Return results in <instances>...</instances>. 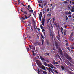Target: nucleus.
I'll return each mask as SVG.
<instances>
[{
  "label": "nucleus",
  "mask_w": 74,
  "mask_h": 74,
  "mask_svg": "<svg viewBox=\"0 0 74 74\" xmlns=\"http://www.w3.org/2000/svg\"><path fill=\"white\" fill-rule=\"evenodd\" d=\"M56 47V49H57L58 50H60L59 52L61 55H63V51H62V50H61V48L59 47V46H57Z\"/></svg>",
  "instance_id": "1"
},
{
  "label": "nucleus",
  "mask_w": 74,
  "mask_h": 74,
  "mask_svg": "<svg viewBox=\"0 0 74 74\" xmlns=\"http://www.w3.org/2000/svg\"><path fill=\"white\" fill-rule=\"evenodd\" d=\"M58 32V33L59 35L58 36L57 35L56 36L57 39L60 42H61V40H60V35H59V29H57Z\"/></svg>",
  "instance_id": "2"
},
{
  "label": "nucleus",
  "mask_w": 74,
  "mask_h": 74,
  "mask_svg": "<svg viewBox=\"0 0 74 74\" xmlns=\"http://www.w3.org/2000/svg\"><path fill=\"white\" fill-rule=\"evenodd\" d=\"M40 62V61L38 60H36V63H37L38 66H41L42 65V63L41 62Z\"/></svg>",
  "instance_id": "3"
},
{
  "label": "nucleus",
  "mask_w": 74,
  "mask_h": 74,
  "mask_svg": "<svg viewBox=\"0 0 74 74\" xmlns=\"http://www.w3.org/2000/svg\"><path fill=\"white\" fill-rule=\"evenodd\" d=\"M22 9H23V8H21V11L23 12V13H24V14H25V15H27V12L26 11H23L22 10Z\"/></svg>",
  "instance_id": "4"
},
{
  "label": "nucleus",
  "mask_w": 74,
  "mask_h": 74,
  "mask_svg": "<svg viewBox=\"0 0 74 74\" xmlns=\"http://www.w3.org/2000/svg\"><path fill=\"white\" fill-rule=\"evenodd\" d=\"M39 68H41V69H43V70H46V69H45V67L44 66V65H42V67L39 66Z\"/></svg>",
  "instance_id": "5"
},
{
  "label": "nucleus",
  "mask_w": 74,
  "mask_h": 74,
  "mask_svg": "<svg viewBox=\"0 0 74 74\" xmlns=\"http://www.w3.org/2000/svg\"><path fill=\"white\" fill-rule=\"evenodd\" d=\"M45 20L44 19H43L42 20V24L43 26H44V22H45Z\"/></svg>",
  "instance_id": "6"
},
{
  "label": "nucleus",
  "mask_w": 74,
  "mask_h": 74,
  "mask_svg": "<svg viewBox=\"0 0 74 74\" xmlns=\"http://www.w3.org/2000/svg\"><path fill=\"white\" fill-rule=\"evenodd\" d=\"M40 59H41L42 61H44L45 59H44V58H43L42 57V56H40Z\"/></svg>",
  "instance_id": "7"
},
{
  "label": "nucleus",
  "mask_w": 74,
  "mask_h": 74,
  "mask_svg": "<svg viewBox=\"0 0 74 74\" xmlns=\"http://www.w3.org/2000/svg\"><path fill=\"white\" fill-rule=\"evenodd\" d=\"M33 25H34V29H35V28H36V29H37V26L36 25V23H34L33 24Z\"/></svg>",
  "instance_id": "8"
},
{
  "label": "nucleus",
  "mask_w": 74,
  "mask_h": 74,
  "mask_svg": "<svg viewBox=\"0 0 74 74\" xmlns=\"http://www.w3.org/2000/svg\"><path fill=\"white\" fill-rule=\"evenodd\" d=\"M72 9L71 10V12H74V6L73 5L72 6Z\"/></svg>",
  "instance_id": "9"
},
{
  "label": "nucleus",
  "mask_w": 74,
  "mask_h": 74,
  "mask_svg": "<svg viewBox=\"0 0 74 74\" xmlns=\"http://www.w3.org/2000/svg\"><path fill=\"white\" fill-rule=\"evenodd\" d=\"M46 68L47 69V70H48V71H51V69L50 67L49 68L46 67Z\"/></svg>",
  "instance_id": "10"
},
{
  "label": "nucleus",
  "mask_w": 74,
  "mask_h": 74,
  "mask_svg": "<svg viewBox=\"0 0 74 74\" xmlns=\"http://www.w3.org/2000/svg\"><path fill=\"white\" fill-rule=\"evenodd\" d=\"M32 48L33 49V51H35L36 50V47H35V46H32Z\"/></svg>",
  "instance_id": "11"
},
{
  "label": "nucleus",
  "mask_w": 74,
  "mask_h": 74,
  "mask_svg": "<svg viewBox=\"0 0 74 74\" xmlns=\"http://www.w3.org/2000/svg\"><path fill=\"white\" fill-rule=\"evenodd\" d=\"M29 16H28V18H30V16H32V13H29V14H28Z\"/></svg>",
  "instance_id": "12"
},
{
  "label": "nucleus",
  "mask_w": 74,
  "mask_h": 74,
  "mask_svg": "<svg viewBox=\"0 0 74 74\" xmlns=\"http://www.w3.org/2000/svg\"><path fill=\"white\" fill-rule=\"evenodd\" d=\"M61 68L62 69V70H65V68H64V66H63V65L61 66Z\"/></svg>",
  "instance_id": "13"
},
{
  "label": "nucleus",
  "mask_w": 74,
  "mask_h": 74,
  "mask_svg": "<svg viewBox=\"0 0 74 74\" xmlns=\"http://www.w3.org/2000/svg\"><path fill=\"white\" fill-rule=\"evenodd\" d=\"M73 34H74V33L73 32L71 33L70 35V37L71 38L73 36Z\"/></svg>",
  "instance_id": "14"
},
{
  "label": "nucleus",
  "mask_w": 74,
  "mask_h": 74,
  "mask_svg": "<svg viewBox=\"0 0 74 74\" xmlns=\"http://www.w3.org/2000/svg\"><path fill=\"white\" fill-rule=\"evenodd\" d=\"M42 13L41 12H40V14L39 13V16H40L42 17Z\"/></svg>",
  "instance_id": "15"
},
{
  "label": "nucleus",
  "mask_w": 74,
  "mask_h": 74,
  "mask_svg": "<svg viewBox=\"0 0 74 74\" xmlns=\"http://www.w3.org/2000/svg\"><path fill=\"white\" fill-rule=\"evenodd\" d=\"M27 9L28 11H29L30 12H32V13H33V10L31 9V10H30V9H29V8H28Z\"/></svg>",
  "instance_id": "16"
},
{
  "label": "nucleus",
  "mask_w": 74,
  "mask_h": 74,
  "mask_svg": "<svg viewBox=\"0 0 74 74\" xmlns=\"http://www.w3.org/2000/svg\"><path fill=\"white\" fill-rule=\"evenodd\" d=\"M35 55H36V56H36V58H38V59H40V57H39V56L37 54H36V53Z\"/></svg>",
  "instance_id": "17"
},
{
  "label": "nucleus",
  "mask_w": 74,
  "mask_h": 74,
  "mask_svg": "<svg viewBox=\"0 0 74 74\" xmlns=\"http://www.w3.org/2000/svg\"><path fill=\"white\" fill-rule=\"evenodd\" d=\"M38 2L39 4H41L42 3V1H41L40 2V1H39V0H38Z\"/></svg>",
  "instance_id": "18"
},
{
  "label": "nucleus",
  "mask_w": 74,
  "mask_h": 74,
  "mask_svg": "<svg viewBox=\"0 0 74 74\" xmlns=\"http://www.w3.org/2000/svg\"><path fill=\"white\" fill-rule=\"evenodd\" d=\"M32 52L33 53V56H35V55H36V53H35L34 51H32Z\"/></svg>",
  "instance_id": "19"
},
{
  "label": "nucleus",
  "mask_w": 74,
  "mask_h": 74,
  "mask_svg": "<svg viewBox=\"0 0 74 74\" xmlns=\"http://www.w3.org/2000/svg\"><path fill=\"white\" fill-rule=\"evenodd\" d=\"M43 63L45 66H48V65L47 64V63L45 62Z\"/></svg>",
  "instance_id": "20"
},
{
  "label": "nucleus",
  "mask_w": 74,
  "mask_h": 74,
  "mask_svg": "<svg viewBox=\"0 0 74 74\" xmlns=\"http://www.w3.org/2000/svg\"><path fill=\"white\" fill-rule=\"evenodd\" d=\"M64 36L66 35V30H64Z\"/></svg>",
  "instance_id": "21"
},
{
  "label": "nucleus",
  "mask_w": 74,
  "mask_h": 74,
  "mask_svg": "<svg viewBox=\"0 0 74 74\" xmlns=\"http://www.w3.org/2000/svg\"><path fill=\"white\" fill-rule=\"evenodd\" d=\"M43 73L44 74H48V73L47 72L44 71H43Z\"/></svg>",
  "instance_id": "22"
},
{
  "label": "nucleus",
  "mask_w": 74,
  "mask_h": 74,
  "mask_svg": "<svg viewBox=\"0 0 74 74\" xmlns=\"http://www.w3.org/2000/svg\"><path fill=\"white\" fill-rule=\"evenodd\" d=\"M22 21H24L25 20V18H24V17H23L21 18Z\"/></svg>",
  "instance_id": "23"
},
{
  "label": "nucleus",
  "mask_w": 74,
  "mask_h": 74,
  "mask_svg": "<svg viewBox=\"0 0 74 74\" xmlns=\"http://www.w3.org/2000/svg\"><path fill=\"white\" fill-rule=\"evenodd\" d=\"M29 47L30 48V49H33V48H32V46L30 45H29Z\"/></svg>",
  "instance_id": "24"
},
{
  "label": "nucleus",
  "mask_w": 74,
  "mask_h": 74,
  "mask_svg": "<svg viewBox=\"0 0 74 74\" xmlns=\"http://www.w3.org/2000/svg\"><path fill=\"white\" fill-rule=\"evenodd\" d=\"M28 26H31V23L30 22H29L28 23Z\"/></svg>",
  "instance_id": "25"
},
{
  "label": "nucleus",
  "mask_w": 74,
  "mask_h": 74,
  "mask_svg": "<svg viewBox=\"0 0 74 74\" xmlns=\"http://www.w3.org/2000/svg\"><path fill=\"white\" fill-rule=\"evenodd\" d=\"M66 48L67 49H68V50H69V51H70V48H69V47L67 46L66 47Z\"/></svg>",
  "instance_id": "26"
},
{
  "label": "nucleus",
  "mask_w": 74,
  "mask_h": 74,
  "mask_svg": "<svg viewBox=\"0 0 74 74\" xmlns=\"http://www.w3.org/2000/svg\"><path fill=\"white\" fill-rule=\"evenodd\" d=\"M56 47H58L59 46V45H58V43H56Z\"/></svg>",
  "instance_id": "27"
},
{
  "label": "nucleus",
  "mask_w": 74,
  "mask_h": 74,
  "mask_svg": "<svg viewBox=\"0 0 74 74\" xmlns=\"http://www.w3.org/2000/svg\"><path fill=\"white\" fill-rule=\"evenodd\" d=\"M70 48L71 49H74V48L73 47L71 46Z\"/></svg>",
  "instance_id": "28"
},
{
  "label": "nucleus",
  "mask_w": 74,
  "mask_h": 74,
  "mask_svg": "<svg viewBox=\"0 0 74 74\" xmlns=\"http://www.w3.org/2000/svg\"><path fill=\"white\" fill-rule=\"evenodd\" d=\"M65 56H66V58H68L69 57V56L68 55V54H66L65 55Z\"/></svg>",
  "instance_id": "29"
},
{
  "label": "nucleus",
  "mask_w": 74,
  "mask_h": 74,
  "mask_svg": "<svg viewBox=\"0 0 74 74\" xmlns=\"http://www.w3.org/2000/svg\"><path fill=\"white\" fill-rule=\"evenodd\" d=\"M45 62H47V63H49V61L48 60H45Z\"/></svg>",
  "instance_id": "30"
},
{
  "label": "nucleus",
  "mask_w": 74,
  "mask_h": 74,
  "mask_svg": "<svg viewBox=\"0 0 74 74\" xmlns=\"http://www.w3.org/2000/svg\"><path fill=\"white\" fill-rule=\"evenodd\" d=\"M65 14L66 15H68V14H69V13L67 12H65Z\"/></svg>",
  "instance_id": "31"
},
{
  "label": "nucleus",
  "mask_w": 74,
  "mask_h": 74,
  "mask_svg": "<svg viewBox=\"0 0 74 74\" xmlns=\"http://www.w3.org/2000/svg\"><path fill=\"white\" fill-rule=\"evenodd\" d=\"M41 17V16H39V20H40V21H41V17Z\"/></svg>",
  "instance_id": "32"
},
{
  "label": "nucleus",
  "mask_w": 74,
  "mask_h": 74,
  "mask_svg": "<svg viewBox=\"0 0 74 74\" xmlns=\"http://www.w3.org/2000/svg\"><path fill=\"white\" fill-rule=\"evenodd\" d=\"M50 19H51V18H49L47 20V23H49V21L50 20Z\"/></svg>",
  "instance_id": "33"
},
{
  "label": "nucleus",
  "mask_w": 74,
  "mask_h": 74,
  "mask_svg": "<svg viewBox=\"0 0 74 74\" xmlns=\"http://www.w3.org/2000/svg\"><path fill=\"white\" fill-rule=\"evenodd\" d=\"M61 31H62V32L63 33V32H62V31L63 30V28L62 27H61Z\"/></svg>",
  "instance_id": "34"
},
{
  "label": "nucleus",
  "mask_w": 74,
  "mask_h": 74,
  "mask_svg": "<svg viewBox=\"0 0 74 74\" xmlns=\"http://www.w3.org/2000/svg\"><path fill=\"white\" fill-rule=\"evenodd\" d=\"M47 44H48V45H49V42L48 41V40H47L46 41Z\"/></svg>",
  "instance_id": "35"
},
{
  "label": "nucleus",
  "mask_w": 74,
  "mask_h": 74,
  "mask_svg": "<svg viewBox=\"0 0 74 74\" xmlns=\"http://www.w3.org/2000/svg\"><path fill=\"white\" fill-rule=\"evenodd\" d=\"M55 60H53V63L54 65L55 64Z\"/></svg>",
  "instance_id": "36"
},
{
  "label": "nucleus",
  "mask_w": 74,
  "mask_h": 74,
  "mask_svg": "<svg viewBox=\"0 0 74 74\" xmlns=\"http://www.w3.org/2000/svg\"><path fill=\"white\" fill-rule=\"evenodd\" d=\"M55 18L54 17L53 18V23H54V22H55Z\"/></svg>",
  "instance_id": "37"
},
{
  "label": "nucleus",
  "mask_w": 74,
  "mask_h": 74,
  "mask_svg": "<svg viewBox=\"0 0 74 74\" xmlns=\"http://www.w3.org/2000/svg\"><path fill=\"white\" fill-rule=\"evenodd\" d=\"M25 19H27V18H29V17H27V16H26V15H25Z\"/></svg>",
  "instance_id": "38"
},
{
  "label": "nucleus",
  "mask_w": 74,
  "mask_h": 74,
  "mask_svg": "<svg viewBox=\"0 0 74 74\" xmlns=\"http://www.w3.org/2000/svg\"><path fill=\"white\" fill-rule=\"evenodd\" d=\"M68 18H71V14H70L68 16Z\"/></svg>",
  "instance_id": "39"
},
{
  "label": "nucleus",
  "mask_w": 74,
  "mask_h": 74,
  "mask_svg": "<svg viewBox=\"0 0 74 74\" xmlns=\"http://www.w3.org/2000/svg\"><path fill=\"white\" fill-rule=\"evenodd\" d=\"M40 28L41 29H43V26H42V25H40Z\"/></svg>",
  "instance_id": "40"
},
{
  "label": "nucleus",
  "mask_w": 74,
  "mask_h": 74,
  "mask_svg": "<svg viewBox=\"0 0 74 74\" xmlns=\"http://www.w3.org/2000/svg\"><path fill=\"white\" fill-rule=\"evenodd\" d=\"M66 21H67V20H68V17L67 16H66Z\"/></svg>",
  "instance_id": "41"
},
{
  "label": "nucleus",
  "mask_w": 74,
  "mask_h": 74,
  "mask_svg": "<svg viewBox=\"0 0 74 74\" xmlns=\"http://www.w3.org/2000/svg\"><path fill=\"white\" fill-rule=\"evenodd\" d=\"M27 50L28 51H30V49H29V48L28 47L27 48Z\"/></svg>",
  "instance_id": "42"
},
{
  "label": "nucleus",
  "mask_w": 74,
  "mask_h": 74,
  "mask_svg": "<svg viewBox=\"0 0 74 74\" xmlns=\"http://www.w3.org/2000/svg\"><path fill=\"white\" fill-rule=\"evenodd\" d=\"M41 36L42 38L43 39H44V36L43 35H41Z\"/></svg>",
  "instance_id": "43"
},
{
  "label": "nucleus",
  "mask_w": 74,
  "mask_h": 74,
  "mask_svg": "<svg viewBox=\"0 0 74 74\" xmlns=\"http://www.w3.org/2000/svg\"><path fill=\"white\" fill-rule=\"evenodd\" d=\"M51 38H53V34H52V33H51Z\"/></svg>",
  "instance_id": "44"
},
{
  "label": "nucleus",
  "mask_w": 74,
  "mask_h": 74,
  "mask_svg": "<svg viewBox=\"0 0 74 74\" xmlns=\"http://www.w3.org/2000/svg\"><path fill=\"white\" fill-rule=\"evenodd\" d=\"M44 71L43 70H41V69H40V73H41V72H43Z\"/></svg>",
  "instance_id": "45"
},
{
  "label": "nucleus",
  "mask_w": 74,
  "mask_h": 74,
  "mask_svg": "<svg viewBox=\"0 0 74 74\" xmlns=\"http://www.w3.org/2000/svg\"><path fill=\"white\" fill-rule=\"evenodd\" d=\"M38 74H40V70L39 69H38Z\"/></svg>",
  "instance_id": "46"
},
{
  "label": "nucleus",
  "mask_w": 74,
  "mask_h": 74,
  "mask_svg": "<svg viewBox=\"0 0 74 74\" xmlns=\"http://www.w3.org/2000/svg\"><path fill=\"white\" fill-rule=\"evenodd\" d=\"M68 14H71V12L70 11H69V12H68Z\"/></svg>",
  "instance_id": "47"
},
{
  "label": "nucleus",
  "mask_w": 74,
  "mask_h": 74,
  "mask_svg": "<svg viewBox=\"0 0 74 74\" xmlns=\"http://www.w3.org/2000/svg\"><path fill=\"white\" fill-rule=\"evenodd\" d=\"M54 71L55 72V73H57H57H58V71H57L55 70V71Z\"/></svg>",
  "instance_id": "48"
},
{
  "label": "nucleus",
  "mask_w": 74,
  "mask_h": 74,
  "mask_svg": "<svg viewBox=\"0 0 74 74\" xmlns=\"http://www.w3.org/2000/svg\"><path fill=\"white\" fill-rule=\"evenodd\" d=\"M46 54H47V55L48 56H49V53H47Z\"/></svg>",
  "instance_id": "49"
},
{
  "label": "nucleus",
  "mask_w": 74,
  "mask_h": 74,
  "mask_svg": "<svg viewBox=\"0 0 74 74\" xmlns=\"http://www.w3.org/2000/svg\"><path fill=\"white\" fill-rule=\"evenodd\" d=\"M47 66H48V67H50L51 65H50L49 64H48L47 65Z\"/></svg>",
  "instance_id": "50"
},
{
  "label": "nucleus",
  "mask_w": 74,
  "mask_h": 74,
  "mask_svg": "<svg viewBox=\"0 0 74 74\" xmlns=\"http://www.w3.org/2000/svg\"><path fill=\"white\" fill-rule=\"evenodd\" d=\"M49 15V16H50L51 17V14H47V16Z\"/></svg>",
  "instance_id": "51"
},
{
  "label": "nucleus",
  "mask_w": 74,
  "mask_h": 74,
  "mask_svg": "<svg viewBox=\"0 0 74 74\" xmlns=\"http://www.w3.org/2000/svg\"><path fill=\"white\" fill-rule=\"evenodd\" d=\"M43 34H44V36H45V37H46V36L45 35V32H44Z\"/></svg>",
  "instance_id": "52"
},
{
  "label": "nucleus",
  "mask_w": 74,
  "mask_h": 74,
  "mask_svg": "<svg viewBox=\"0 0 74 74\" xmlns=\"http://www.w3.org/2000/svg\"><path fill=\"white\" fill-rule=\"evenodd\" d=\"M45 5H47V4L46 3H45L44 5V6H45Z\"/></svg>",
  "instance_id": "53"
},
{
  "label": "nucleus",
  "mask_w": 74,
  "mask_h": 74,
  "mask_svg": "<svg viewBox=\"0 0 74 74\" xmlns=\"http://www.w3.org/2000/svg\"><path fill=\"white\" fill-rule=\"evenodd\" d=\"M47 12H48V11H49V8L47 9Z\"/></svg>",
  "instance_id": "54"
},
{
  "label": "nucleus",
  "mask_w": 74,
  "mask_h": 74,
  "mask_svg": "<svg viewBox=\"0 0 74 74\" xmlns=\"http://www.w3.org/2000/svg\"><path fill=\"white\" fill-rule=\"evenodd\" d=\"M37 30H38V31H40V28H38Z\"/></svg>",
  "instance_id": "55"
},
{
  "label": "nucleus",
  "mask_w": 74,
  "mask_h": 74,
  "mask_svg": "<svg viewBox=\"0 0 74 74\" xmlns=\"http://www.w3.org/2000/svg\"><path fill=\"white\" fill-rule=\"evenodd\" d=\"M59 55V54H57L56 55V56H57V57H58Z\"/></svg>",
  "instance_id": "56"
},
{
  "label": "nucleus",
  "mask_w": 74,
  "mask_h": 74,
  "mask_svg": "<svg viewBox=\"0 0 74 74\" xmlns=\"http://www.w3.org/2000/svg\"><path fill=\"white\" fill-rule=\"evenodd\" d=\"M55 63H56V64H58V62H56Z\"/></svg>",
  "instance_id": "57"
},
{
  "label": "nucleus",
  "mask_w": 74,
  "mask_h": 74,
  "mask_svg": "<svg viewBox=\"0 0 74 74\" xmlns=\"http://www.w3.org/2000/svg\"><path fill=\"white\" fill-rule=\"evenodd\" d=\"M37 43H38V45H41V43L40 42H37Z\"/></svg>",
  "instance_id": "58"
},
{
  "label": "nucleus",
  "mask_w": 74,
  "mask_h": 74,
  "mask_svg": "<svg viewBox=\"0 0 74 74\" xmlns=\"http://www.w3.org/2000/svg\"><path fill=\"white\" fill-rule=\"evenodd\" d=\"M66 46H68V43H67L66 44Z\"/></svg>",
  "instance_id": "59"
},
{
  "label": "nucleus",
  "mask_w": 74,
  "mask_h": 74,
  "mask_svg": "<svg viewBox=\"0 0 74 74\" xmlns=\"http://www.w3.org/2000/svg\"><path fill=\"white\" fill-rule=\"evenodd\" d=\"M59 59H60V60H61V61H62V59H61V58L60 57L59 58Z\"/></svg>",
  "instance_id": "60"
},
{
  "label": "nucleus",
  "mask_w": 74,
  "mask_h": 74,
  "mask_svg": "<svg viewBox=\"0 0 74 74\" xmlns=\"http://www.w3.org/2000/svg\"><path fill=\"white\" fill-rule=\"evenodd\" d=\"M50 67H51V69H53V67L52 66H50Z\"/></svg>",
  "instance_id": "61"
},
{
  "label": "nucleus",
  "mask_w": 74,
  "mask_h": 74,
  "mask_svg": "<svg viewBox=\"0 0 74 74\" xmlns=\"http://www.w3.org/2000/svg\"><path fill=\"white\" fill-rule=\"evenodd\" d=\"M22 5H23V6H24V7H26V5L23 4H22Z\"/></svg>",
  "instance_id": "62"
},
{
  "label": "nucleus",
  "mask_w": 74,
  "mask_h": 74,
  "mask_svg": "<svg viewBox=\"0 0 74 74\" xmlns=\"http://www.w3.org/2000/svg\"><path fill=\"white\" fill-rule=\"evenodd\" d=\"M68 7L69 8V9H70V7L69 6V5L68 6Z\"/></svg>",
  "instance_id": "63"
},
{
  "label": "nucleus",
  "mask_w": 74,
  "mask_h": 74,
  "mask_svg": "<svg viewBox=\"0 0 74 74\" xmlns=\"http://www.w3.org/2000/svg\"><path fill=\"white\" fill-rule=\"evenodd\" d=\"M31 30H32L33 31V27H31Z\"/></svg>",
  "instance_id": "64"
}]
</instances>
